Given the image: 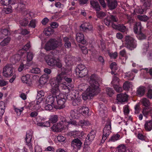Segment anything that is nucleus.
I'll return each mask as SVG.
<instances>
[{"label": "nucleus", "mask_w": 152, "mask_h": 152, "mask_svg": "<svg viewBox=\"0 0 152 152\" xmlns=\"http://www.w3.org/2000/svg\"><path fill=\"white\" fill-rule=\"evenodd\" d=\"M64 75L61 74L57 75L56 78V81H58V83L60 84L61 87H62V89H67V86L64 84Z\"/></svg>", "instance_id": "9d476101"}, {"label": "nucleus", "mask_w": 152, "mask_h": 152, "mask_svg": "<svg viewBox=\"0 0 152 152\" xmlns=\"http://www.w3.org/2000/svg\"><path fill=\"white\" fill-rule=\"evenodd\" d=\"M81 99L80 97L77 96L73 100L72 104L74 106L79 105L80 104Z\"/></svg>", "instance_id": "72a5a7b5"}, {"label": "nucleus", "mask_w": 152, "mask_h": 152, "mask_svg": "<svg viewBox=\"0 0 152 152\" xmlns=\"http://www.w3.org/2000/svg\"><path fill=\"white\" fill-rule=\"evenodd\" d=\"M137 92L138 95L140 96H142L145 93V87L142 86L140 87L137 89Z\"/></svg>", "instance_id": "c85d7f7f"}, {"label": "nucleus", "mask_w": 152, "mask_h": 152, "mask_svg": "<svg viewBox=\"0 0 152 152\" xmlns=\"http://www.w3.org/2000/svg\"><path fill=\"white\" fill-rule=\"evenodd\" d=\"M117 148H118L119 152H125L126 151V147L124 145H119L118 146Z\"/></svg>", "instance_id": "3c124183"}, {"label": "nucleus", "mask_w": 152, "mask_h": 152, "mask_svg": "<svg viewBox=\"0 0 152 152\" xmlns=\"http://www.w3.org/2000/svg\"><path fill=\"white\" fill-rule=\"evenodd\" d=\"M62 87L60 88L58 87H52L50 91L53 95L52 96H54L55 97L59 96L60 93V89L61 88L62 89Z\"/></svg>", "instance_id": "a211bd4d"}, {"label": "nucleus", "mask_w": 152, "mask_h": 152, "mask_svg": "<svg viewBox=\"0 0 152 152\" xmlns=\"http://www.w3.org/2000/svg\"><path fill=\"white\" fill-rule=\"evenodd\" d=\"M82 143L78 138H75L71 142V146L73 147V148L80 149Z\"/></svg>", "instance_id": "ddd939ff"}, {"label": "nucleus", "mask_w": 152, "mask_h": 152, "mask_svg": "<svg viewBox=\"0 0 152 152\" xmlns=\"http://www.w3.org/2000/svg\"><path fill=\"white\" fill-rule=\"evenodd\" d=\"M29 75L27 74L25 76H22L21 78L22 81L24 83H26V79H29Z\"/></svg>", "instance_id": "0e129e2a"}, {"label": "nucleus", "mask_w": 152, "mask_h": 152, "mask_svg": "<svg viewBox=\"0 0 152 152\" xmlns=\"http://www.w3.org/2000/svg\"><path fill=\"white\" fill-rule=\"evenodd\" d=\"M95 137V133L94 131H91L87 137H86L85 142H84V145L85 146L86 145H89L91 142L93 141Z\"/></svg>", "instance_id": "f8f14e48"}, {"label": "nucleus", "mask_w": 152, "mask_h": 152, "mask_svg": "<svg viewBox=\"0 0 152 152\" xmlns=\"http://www.w3.org/2000/svg\"><path fill=\"white\" fill-rule=\"evenodd\" d=\"M92 27L90 26L89 24L88 23H85L81 25L80 26V29L81 30L85 31L87 30H90Z\"/></svg>", "instance_id": "5701e85b"}, {"label": "nucleus", "mask_w": 152, "mask_h": 152, "mask_svg": "<svg viewBox=\"0 0 152 152\" xmlns=\"http://www.w3.org/2000/svg\"><path fill=\"white\" fill-rule=\"evenodd\" d=\"M12 3L11 5H9L8 7L4 9V11L6 14H9L12 12L13 10H15L12 8Z\"/></svg>", "instance_id": "c03bdc74"}, {"label": "nucleus", "mask_w": 152, "mask_h": 152, "mask_svg": "<svg viewBox=\"0 0 152 152\" xmlns=\"http://www.w3.org/2000/svg\"><path fill=\"white\" fill-rule=\"evenodd\" d=\"M50 83L52 86V87H58L60 88H62L61 87L60 84H59L58 81H56V78L52 79L51 80Z\"/></svg>", "instance_id": "2f4dec72"}, {"label": "nucleus", "mask_w": 152, "mask_h": 152, "mask_svg": "<svg viewBox=\"0 0 152 152\" xmlns=\"http://www.w3.org/2000/svg\"><path fill=\"white\" fill-rule=\"evenodd\" d=\"M65 61L68 66L72 65L75 61V58L71 56L66 55L65 57Z\"/></svg>", "instance_id": "2eb2a0df"}, {"label": "nucleus", "mask_w": 152, "mask_h": 152, "mask_svg": "<svg viewBox=\"0 0 152 152\" xmlns=\"http://www.w3.org/2000/svg\"><path fill=\"white\" fill-rule=\"evenodd\" d=\"M56 102L55 104V108L56 109H61L65 107V103L66 100L64 98L58 96L56 98Z\"/></svg>", "instance_id": "423d86ee"}, {"label": "nucleus", "mask_w": 152, "mask_h": 152, "mask_svg": "<svg viewBox=\"0 0 152 152\" xmlns=\"http://www.w3.org/2000/svg\"><path fill=\"white\" fill-rule=\"evenodd\" d=\"M2 73L4 76L10 77L13 75L12 68L9 65H7L4 67Z\"/></svg>", "instance_id": "6e6552de"}, {"label": "nucleus", "mask_w": 152, "mask_h": 152, "mask_svg": "<svg viewBox=\"0 0 152 152\" xmlns=\"http://www.w3.org/2000/svg\"><path fill=\"white\" fill-rule=\"evenodd\" d=\"M142 27L140 22L136 23L134 26V32L135 34H137L141 32Z\"/></svg>", "instance_id": "6ab92c4d"}, {"label": "nucleus", "mask_w": 152, "mask_h": 152, "mask_svg": "<svg viewBox=\"0 0 152 152\" xmlns=\"http://www.w3.org/2000/svg\"><path fill=\"white\" fill-rule=\"evenodd\" d=\"M106 91L107 94L110 97H111L114 94L113 90L111 88H107Z\"/></svg>", "instance_id": "de8ad7c7"}, {"label": "nucleus", "mask_w": 152, "mask_h": 152, "mask_svg": "<svg viewBox=\"0 0 152 152\" xmlns=\"http://www.w3.org/2000/svg\"><path fill=\"white\" fill-rule=\"evenodd\" d=\"M145 129L148 131H150L152 129V121H146L144 125Z\"/></svg>", "instance_id": "bb28decb"}, {"label": "nucleus", "mask_w": 152, "mask_h": 152, "mask_svg": "<svg viewBox=\"0 0 152 152\" xmlns=\"http://www.w3.org/2000/svg\"><path fill=\"white\" fill-rule=\"evenodd\" d=\"M98 77L95 75H92L89 80L90 86L86 89L85 93L82 94V98L85 100L90 99L91 97L94 96L99 92V85L97 80Z\"/></svg>", "instance_id": "f257e3e1"}, {"label": "nucleus", "mask_w": 152, "mask_h": 152, "mask_svg": "<svg viewBox=\"0 0 152 152\" xmlns=\"http://www.w3.org/2000/svg\"><path fill=\"white\" fill-rule=\"evenodd\" d=\"M88 73V70L87 69H85L83 70L78 71L77 74L79 75V77H83L86 75Z\"/></svg>", "instance_id": "cd10ccee"}, {"label": "nucleus", "mask_w": 152, "mask_h": 152, "mask_svg": "<svg viewBox=\"0 0 152 152\" xmlns=\"http://www.w3.org/2000/svg\"><path fill=\"white\" fill-rule=\"evenodd\" d=\"M31 136L28 134H27L25 138L26 145L29 147V148L31 149L32 148V145L31 143Z\"/></svg>", "instance_id": "a878e982"}, {"label": "nucleus", "mask_w": 152, "mask_h": 152, "mask_svg": "<svg viewBox=\"0 0 152 152\" xmlns=\"http://www.w3.org/2000/svg\"><path fill=\"white\" fill-rule=\"evenodd\" d=\"M33 53L31 52L27 53V59L28 62L31 61L33 59Z\"/></svg>", "instance_id": "49530a36"}, {"label": "nucleus", "mask_w": 152, "mask_h": 152, "mask_svg": "<svg viewBox=\"0 0 152 152\" xmlns=\"http://www.w3.org/2000/svg\"><path fill=\"white\" fill-rule=\"evenodd\" d=\"M111 123L110 120L107 121L105 126L103 129V134L102 136L101 142L103 143L106 140L107 137L111 132L110 131L111 128Z\"/></svg>", "instance_id": "39448f33"}, {"label": "nucleus", "mask_w": 152, "mask_h": 152, "mask_svg": "<svg viewBox=\"0 0 152 152\" xmlns=\"http://www.w3.org/2000/svg\"><path fill=\"white\" fill-rule=\"evenodd\" d=\"M131 84L130 83L126 82L124 83L123 85V88L124 90H128L130 88Z\"/></svg>", "instance_id": "8fccbe9b"}, {"label": "nucleus", "mask_w": 152, "mask_h": 152, "mask_svg": "<svg viewBox=\"0 0 152 152\" xmlns=\"http://www.w3.org/2000/svg\"><path fill=\"white\" fill-rule=\"evenodd\" d=\"M137 34V38L139 40H141L145 39L146 38V35L141 32Z\"/></svg>", "instance_id": "37998d69"}, {"label": "nucleus", "mask_w": 152, "mask_h": 152, "mask_svg": "<svg viewBox=\"0 0 152 152\" xmlns=\"http://www.w3.org/2000/svg\"><path fill=\"white\" fill-rule=\"evenodd\" d=\"M76 38L78 42H80L83 44H85L86 43V40L84 39L83 34L81 33H77Z\"/></svg>", "instance_id": "f3484780"}, {"label": "nucleus", "mask_w": 152, "mask_h": 152, "mask_svg": "<svg viewBox=\"0 0 152 152\" xmlns=\"http://www.w3.org/2000/svg\"><path fill=\"white\" fill-rule=\"evenodd\" d=\"M142 103L143 105L146 107H148L150 105L149 100L146 98H144L142 99Z\"/></svg>", "instance_id": "09e8293b"}, {"label": "nucleus", "mask_w": 152, "mask_h": 152, "mask_svg": "<svg viewBox=\"0 0 152 152\" xmlns=\"http://www.w3.org/2000/svg\"><path fill=\"white\" fill-rule=\"evenodd\" d=\"M125 47L131 50L135 48L137 46L136 41L134 38L130 36H125Z\"/></svg>", "instance_id": "7ed1b4c3"}, {"label": "nucleus", "mask_w": 152, "mask_h": 152, "mask_svg": "<svg viewBox=\"0 0 152 152\" xmlns=\"http://www.w3.org/2000/svg\"><path fill=\"white\" fill-rule=\"evenodd\" d=\"M110 69L112 70L111 72V73L112 75H114L116 76L118 75V74L117 73L113 72V70H116L118 69L117 67V64L115 62H114L112 63L110 66Z\"/></svg>", "instance_id": "393cba45"}, {"label": "nucleus", "mask_w": 152, "mask_h": 152, "mask_svg": "<svg viewBox=\"0 0 152 152\" xmlns=\"http://www.w3.org/2000/svg\"><path fill=\"white\" fill-rule=\"evenodd\" d=\"M61 45L60 41L58 42L55 39H51L46 44L45 49L47 51L55 49Z\"/></svg>", "instance_id": "20e7f679"}, {"label": "nucleus", "mask_w": 152, "mask_h": 152, "mask_svg": "<svg viewBox=\"0 0 152 152\" xmlns=\"http://www.w3.org/2000/svg\"><path fill=\"white\" fill-rule=\"evenodd\" d=\"M128 96L126 94L121 93L118 94L116 97L117 103L118 104L122 103L127 102L128 100Z\"/></svg>", "instance_id": "9b49d317"}, {"label": "nucleus", "mask_w": 152, "mask_h": 152, "mask_svg": "<svg viewBox=\"0 0 152 152\" xmlns=\"http://www.w3.org/2000/svg\"><path fill=\"white\" fill-rule=\"evenodd\" d=\"M109 9L111 10L115 9L117 6L118 3L116 0H114L107 3Z\"/></svg>", "instance_id": "4be33fe9"}, {"label": "nucleus", "mask_w": 152, "mask_h": 152, "mask_svg": "<svg viewBox=\"0 0 152 152\" xmlns=\"http://www.w3.org/2000/svg\"><path fill=\"white\" fill-rule=\"evenodd\" d=\"M12 8L17 11L22 10L25 7V5L22 1L12 3Z\"/></svg>", "instance_id": "1a4fd4ad"}, {"label": "nucleus", "mask_w": 152, "mask_h": 152, "mask_svg": "<svg viewBox=\"0 0 152 152\" xmlns=\"http://www.w3.org/2000/svg\"><path fill=\"white\" fill-rule=\"evenodd\" d=\"M29 22L28 19L24 18L19 21V23L20 25L22 26H26L28 25Z\"/></svg>", "instance_id": "ea45409f"}, {"label": "nucleus", "mask_w": 152, "mask_h": 152, "mask_svg": "<svg viewBox=\"0 0 152 152\" xmlns=\"http://www.w3.org/2000/svg\"><path fill=\"white\" fill-rule=\"evenodd\" d=\"M116 75H114L113 76V80L111 82V83L113 86L118 85L119 81V78Z\"/></svg>", "instance_id": "e433bc0d"}, {"label": "nucleus", "mask_w": 152, "mask_h": 152, "mask_svg": "<svg viewBox=\"0 0 152 152\" xmlns=\"http://www.w3.org/2000/svg\"><path fill=\"white\" fill-rule=\"evenodd\" d=\"M28 26L29 27H31L33 28H35L36 26V20H32L28 24Z\"/></svg>", "instance_id": "13d9d810"}, {"label": "nucleus", "mask_w": 152, "mask_h": 152, "mask_svg": "<svg viewBox=\"0 0 152 152\" xmlns=\"http://www.w3.org/2000/svg\"><path fill=\"white\" fill-rule=\"evenodd\" d=\"M55 108V105L50 104H46L45 108L46 110H52L53 108Z\"/></svg>", "instance_id": "6e6d98bb"}, {"label": "nucleus", "mask_w": 152, "mask_h": 152, "mask_svg": "<svg viewBox=\"0 0 152 152\" xmlns=\"http://www.w3.org/2000/svg\"><path fill=\"white\" fill-rule=\"evenodd\" d=\"M90 4L96 11H99L101 10L100 7L96 0H91L90 1Z\"/></svg>", "instance_id": "412c9836"}, {"label": "nucleus", "mask_w": 152, "mask_h": 152, "mask_svg": "<svg viewBox=\"0 0 152 152\" xmlns=\"http://www.w3.org/2000/svg\"><path fill=\"white\" fill-rule=\"evenodd\" d=\"M64 126L61 123L54 124L51 127L53 131L56 132H60L63 130Z\"/></svg>", "instance_id": "dca6fc26"}, {"label": "nucleus", "mask_w": 152, "mask_h": 152, "mask_svg": "<svg viewBox=\"0 0 152 152\" xmlns=\"http://www.w3.org/2000/svg\"><path fill=\"white\" fill-rule=\"evenodd\" d=\"M137 18L140 20L142 21H146L148 19V17L146 15H140L137 16Z\"/></svg>", "instance_id": "603ef678"}, {"label": "nucleus", "mask_w": 152, "mask_h": 152, "mask_svg": "<svg viewBox=\"0 0 152 152\" xmlns=\"http://www.w3.org/2000/svg\"><path fill=\"white\" fill-rule=\"evenodd\" d=\"M78 112L76 110H72L70 112V115L71 117L74 118H77Z\"/></svg>", "instance_id": "a18cd8bd"}, {"label": "nucleus", "mask_w": 152, "mask_h": 152, "mask_svg": "<svg viewBox=\"0 0 152 152\" xmlns=\"http://www.w3.org/2000/svg\"><path fill=\"white\" fill-rule=\"evenodd\" d=\"M53 30L51 27H48L45 31V34L47 36H49L53 32Z\"/></svg>", "instance_id": "a19ab883"}, {"label": "nucleus", "mask_w": 152, "mask_h": 152, "mask_svg": "<svg viewBox=\"0 0 152 152\" xmlns=\"http://www.w3.org/2000/svg\"><path fill=\"white\" fill-rule=\"evenodd\" d=\"M46 61L48 65L51 66H56L58 68L62 66L61 61L59 59H56L52 55H48L45 57Z\"/></svg>", "instance_id": "f03ea898"}, {"label": "nucleus", "mask_w": 152, "mask_h": 152, "mask_svg": "<svg viewBox=\"0 0 152 152\" xmlns=\"http://www.w3.org/2000/svg\"><path fill=\"white\" fill-rule=\"evenodd\" d=\"M76 95L75 93H69L66 96V98L69 100H72L76 98Z\"/></svg>", "instance_id": "c9c22d12"}, {"label": "nucleus", "mask_w": 152, "mask_h": 152, "mask_svg": "<svg viewBox=\"0 0 152 152\" xmlns=\"http://www.w3.org/2000/svg\"><path fill=\"white\" fill-rule=\"evenodd\" d=\"M135 112L136 114H138L140 111V107L139 104H137L135 107Z\"/></svg>", "instance_id": "774afa93"}, {"label": "nucleus", "mask_w": 152, "mask_h": 152, "mask_svg": "<svg viewBox=\"0 0 152 152\" xmlns=\"http://www.w3.org/2000/svg\"><path fill=\"white\" fill-rule=\"evenodd\" d=\"M113 87L115 90L118 92H121L122 91V88L119 86L118 85L113 86Z\"/></svg>", "instance_id": "bf43d9fd"}, {"label": "nucleus", "mask_w": 152, "mask_h": 152, "mask_svg": "<svg viewBox=\"0 0 152 152\" xmlns=\"http://www.w3.org/2000/svg\"><path fill=\"white\" fill-rule=\"evenodd\" d=\"M12 2V0H1V4L4 6L9 5Z\"/></svg>", "instance_id": "864d4df0"}, {"label": "nucleus", "mask_w": 152, "mask_h": 152, "mask_svg": "<svg viewBox=\"0 0 152 152\" xmlns=\"http://www.w3.org/2000/svg\"><path fill=\"white\" fill-rule=\"evenodd\" d=\"M120 135L118 134L113 135L112 137L109 139V141H111L114 142L118 139L120 137Z\"/></svg>", "instance_id": "79ce46f5"}, {"label": "nucleus", "mask_w": 152, "mask_h": 152, "mask_svg": "<svg viewBox=\"0 0 152 152\" xmlns=\"http://www.w3.org/2000/svg\"><path fill=\"white\" fill-rule=\"evenodd\" d=\"M85 69H87L85 66L82 64H80L78 65L77 68L76 69V73H77V72L78 71H80L83 70Z\"/></svg>", "instance_id": "4d7b16f0"}, {"label": "nucleus", "mask_w": 152, "mask_h": 152, "mask_svg": "<svg viewBox=\"0 0 152 152\" xmlns=\"http://www.w3.org/2000/svg\"><path fill=\"white\" fill-rule=\"evenodd\" d=\"M118 21V19L116 16L110 15L104 18V22L105 25L108 26H110L111 23L112 27V23L115 24L114 23Z\"/></svg>", "instance_id": "0eeeda50"}, {"label": "nucleus", "mask_w": 152, "mask_h": 152, "mask_svg": "<svg viewBox=\"0 0 152 152\" xmlns=\"http://www.w3.org/2000/svg\"><path fill=\"white\" fill-rule=\"evenodd\" d=\"M79 123L83 126L88 125L90 124L88 121H86L84 120H81L79 121Z\"/></svg>", "instance_id": "e2e57ef3"}, {"label": "nucleus", "mask_w": 152, "mask_h": 152, "mask_svg": "<svg viewBox=\"0 0 152 152\" xmlns=\"http://www.w3.org/2000/svg\"><path fill=\"white\" fill-rule=\"evenodd\" d=\"M21 57L19 54H16L15 55L14 59L15 62L19 61Z\"/></svg>", "instance_id": "69168bd1"}, {"label": "nucleus", "mask_w": 152, "mask_h": 152, "mask_svg": "<svg viewBox=\"0 0 152 152\" xmlns=\"http://www.w3.org/2000/svg\"><path fill=\"white\" fill-rule=\"evenodd\" d=\"M147 96L150 99L152 98V90L149 89L147 94Z\"/></svg>", "instance_id": "338daca9"}, {"label": "nucleus", "mask_w": 152, "mask_h": 152, "mask_svg": "<svg viewBox=\"0 0 152 152\" xmlns=\"http://www.w3.org/2000/svg\"><path fill=\"white\" fill-rule=\"evenodd\" d=\"M56 98L54 96H48L46 99V104H50L55 105L56 102Z\"/></svg>", "instance_id": "aec40b11"}, {"label": "nucleus", "mask_w": 152, "mask_h": 152, "mask_svg": "<svg viewBox=\"0 0 152 152\" xmlns=\"http://www.w3.org/2000/svg\"><path fill=\"white\" fill-rule=\"evenodd\" d=\"M58 116L56 115H54L50 116L49 119V122L52 123H56L58 120Z\"/></svg>", "instance_id": "58836bf2"}, {"label": "nucleus", "mask_w": 152, "mask_h": 152, "mask_svg": "<svg viewBox=\"0 0 152 152\" xmlns=\"http://www.w3.org/2000/svg\"><path fill=\"white\" fill-rule=\"evenodd\" d=\"M48 80V77L46 74L43 75L40 77L39 80V82L40 84L43 85L45 84Z\"/></svg>", "instance_id": "b1692460"}, {"label": "nucleus", "mask_w": 152, "mask_h": 152, "mask_svg": "<svg viewBox=\"0 0 152 152\" xmlns=\"http://www.w3.org/2000/svg\"><path fill=\"white\" fill-rule=\"evenodd\" d=\"M112 27L122 32H124L126 30V27L123 24L112 23Z\"/></svg>", "instance_id": "4468645a"}, {"label": "nucleus", "mask_w": 152, "mask_h": 152, "mask_svg": "<svg viewBox=\"0 0 152 152\" xmlns=\"http://www.w3.org/2000/svg\"><path fill=\"white\" fill-rule=\"evenodd\" d=\"M10 34V32L7 29H1L0 31V37H3L4 36L8 35Z\"/></svg>", "instance_id": "7c9ffc66"}, {"label": "nucleus", "mask_w": 152, "mask_h": 152, "mask_svg": "<svg viewBox=\"0 0 152 152\" xmlns=\"http://www.w3.org/2000/svg\"><path fill=\"white\" fill-rule=\"evenodd\" d=\"M45 95V93L43 91H40L37 92V98L38 99L43 96Z\"/></svg>", "instance_id": "680f3d73"}, {"label": "nucleus", "mask_w": 152, "mask_h": 152, "mask_svg": "<svg viewBox=\"0 0 152 152\" xmlns=\"http://www.w3.org/2000/svg\"><path fill=\"white\" fill-rule=\"evenodd\" d=\"M30 72L32 73L38 74L40 72V69L38 67L32 68L30 70Z\"/></svg>", "instance_id": "5fc2aeb1"}, {"label": "nucleus", "mask_w": 152, "mask_h": 152, "mask_svg": "<svg viewBox=\"0 0 152 152\" xmlns=\"http://www.w3.org/2000/svg\"><path fill=\"white\" fill-rule=\"evenodd\" d=\"M5 104L2 101L0 102V115H3L5 112Z\"/></svg>", "instance_id": "f704fd0d"}, {"label": "nucleus", "mask_w": 152, "mask_h": 152, "mask_svg": "<svg viewBox=\"0 0 152 152\" xmlns=\"http://www.w3.org/2000/svg\"><path fill=\"white\" fill-rule=\"evenodd\" d=\"M39 125L41 126L49 127L50 126V122L46 121L44 123H38Z\"/></svg>", "instance_id": "052dcab7"}, {"label": "nucleus", "mask_w": 152, "mask_h": 152, "mask_svg": "<svg viewBox=\"0 0 152 152\" xmlns=\"http://www.w3.org/2000/svg\"><path fill=\"white\" fill-rule=\"evenodd\" d=\"M10 40V37H7L0 43V45L2 46H6L8 44Z\"/></svg>", "instance_id": "473e14b6"}, {"label": "nucleus", "mask_w": 152, "mask_h": 152, "mask_svg": "<svg viewBox=\"0 0 152 152\" xmlns=\"http://www.w3.org/2000/svg\"><path fill=\"white\" fill-rule=\"evenodd\" d=\"M79 112L81 114H86L88 113L89 109L87 107L83 106L79 107Z\"/></svg>", "instance_id": "c756f323"}, {"label": "nucleus", "mask_w": 152, "mask_h": 152, "mask_svg": "<svg viewBox=\"0 0 152 152\" xmlns=\"http://www.w3.org/2000/svg\"><path fill=\"white\" fill-rule=\"evenodd\" d=\"M96 15L98 18L99 19H102L106 16V12L101 11H97L96 12Z\"/></svg>", "instance_id": "4c0bfd02"}]
</instances>
